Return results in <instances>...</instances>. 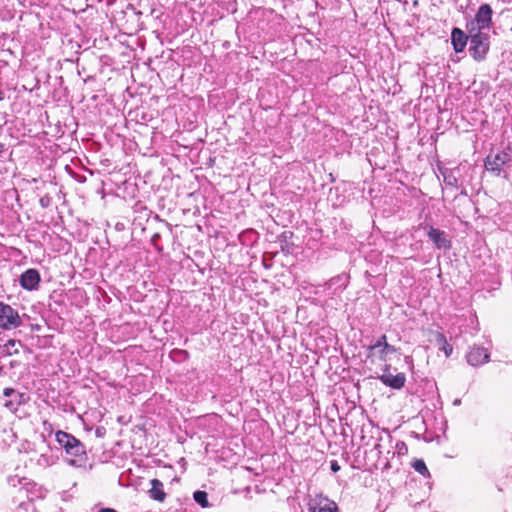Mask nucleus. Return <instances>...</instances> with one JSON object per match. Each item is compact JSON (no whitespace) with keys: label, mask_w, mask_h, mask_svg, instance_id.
Segmentation results:
<instances>
[{"label":"nucleus","mask_w":512,"mask_h":512,"mask_svg":"<svg viewBox=\"0 0 512 512\" xmlns=\"http://www.w3.org/2000/svg\"><path fill=\"white\" fill-rule=\"evenodd\" d=\"M469 33V53L471 57L481 62L486 59L490 49V36L486 32H481L478 29L470 28Z\"/></svg>","instance_id":"f257e3e1"},{"label":"nucleus","mask_w":512,"mask_h":512,"mask_svg":"<svg viewBox=\"0 0 512 512\" xmlns=\"http://www.w3.org/2000/svg\"><path fill=\"white\" fill-rule=\"evenodd\" d=\"M484 165L488 172L500 175L505 168L512 167V147L508 146L496 154H489L485 159Z\"/></svg>","instance_id":"f03ea898"},{"label":"nucleus","mask_w":512,"mask_h":512,"mask_svg":"<svg viewBox=\"0 0 512 512\" xmlns=\"http://www.w3.org/2000/svg\"><path fill=\"white\" fill-rule=\"evenodd\" d=\"M55 437L59 445L65 450V452L68 455L73 457H79L85 454L83 444L73 435L64 431H57Z\"/></svg>","instance_id":"7ed1b4c3"},{"label":"nucleus","mask_w":512,"mask_h":512,"mask_svg":"<svg viewBox=\"0 0 512 512\" xmlns=\"http://www.w3.org/2000/svg\"><path fill=\"white\" fill-rule=\"evenodd\" d=\"M21 325L22 320L18 311L9 304L0 302V329L11 330Z\"/></svg>","instance_id":"20e7f679"},{"label":"nucleus","mask_w":512,"mask_h":512,"mask_svg":"<svg viewBox=\"0 0 512 512\" xmlns=\"http://www.w3.org/2000/svg\"><path fill=\"white\" fill-rule=\"evenodd\" d=\"M493 10L489 4H482L479 6L475 18L467 23V30L470 28L478 29L481 32L489 29L492 26Z\"/></svg>","instance_id":"39448f33"},{"label":"nucleus","mask_w":512,"mask_h":512,"mask_svg":"<svg viewBox=\"0 0 512 512\" xmlns=\"http://www.w3.org/2000/svg\"><path fill=\"white\" fill-rule=\"evenodd\" d=\"M3 395L8 398L4 402V407L11 412H16L19 406L25 404L29 399L25 393L19 392L13 388H5Z\"/></svg>","instance_id":"423d86ee"},{"label":"nucleus","mask_w":512,"mask_h":512,"mask_svg":"<svg viewBox=\"0 0 512 512\" xmlns=\"http://www.w3.org/2000/svg\"><path fill=\"white\" fill-rule=\"evenodd\" d=\"M489 352L480 346H472L466 354V360L469 365L478 367L489 361Z\"/></svg>","instance_id":"0eeeda50"},{"label":"nucleus","mask_w":512,"mask_h":512,"mask_svg":"<svg viewBox=\"0 0 512 512\" xmlns=\"http://www.w3.org/2000/svg\"><path fill=\"white\" fill-rule=\"evenodd\" d=\"M424 228H428L427 235L437 249L448 250L451 248V241L446 232L432 226Z\"/></svg>","instance_id":"6e6552de"},{"label":"nucleus","mask_w":512,"mask_h":512,"mask_svg":"<svg viewBox=\"0 0 512 512\" xmlns=\"http://www.w3.org/2000/svg\"><path fill=\"white\" fill-rule=\"evenodd\" d=\"M40 274L36 269L26 270L20 277V285L23 289L32 291L39 286Z\"/></svg>","instance_id":"1a4fd4ad"},{"label":"nucleus","mask_w":512,"mask_h":512,"mask_svg":"<svg viewBox=\"0 0 512 512\" xmlns=\"http://www.w3.org/2000/svg\"><path fill=\"white\" fill-rule=\"evenodd\" d=\"M378 379L386 386L392 389H401L404 387L406 382V376L404 373H398L392 375L391 373H383Z\"/></svg>","instance_id":"9d476101"},{"label":"nucleus","mask_w":512,"mask_h":512,"mask_svg":"<svg viewBox=\"0 0 512 512\" xmlns=\"http://www.w3.org/2000/svg\"><path fill=\"white\" fill-rule=\"evenodd\" d=\"M469 40V34L467 35L460 28H453L451 32V43L453 49L457 53H461L464 51L467 41Z\"/></svg>","instance_id":"9b49d317"},{"label":"nucleus","mask_w":512,"mask_h":512,"mask_svg":"<svg viewBox=\"0 0 512 512\" xmlns=\"http://www.w3.org/2000/svg\"><path fill=\"white\" fill-rule=\"evenodd\" d=\"M150 483L151 488L148 491L150 498L158 502H163L166 498V493L163 489V483L158 479H152Z\"/></svg>","instance_id":"f8f14e48"},{"label":"nucleus","mask_w":512,"mask_h":512,"mask_svg":"<svg viewBox=\"0 0 512 512\" xmlns=\"http://www.w3.org/2000/svg\"><path fill=\"white\" fill-rule=\"evenodd\" d=\"M386 345H389L387 342V336L383 334L378 338V340L374 344L368 346L367 358H373L374 356H376L377 350Z\"/></svg>","instance_id":"ddd939ff"},{"label":"nucleus","mask_w":512,"mask_h":512,"mask_svg":"<svg viewBox=\"0 0 512 512\" xmlns=\"http://www.w3.org/2000/svg\"><path fill=\"white\" fill-rule=\"evenodd\" d=\"M22 343L20 340L10 339L3 345V352L5 355H16L19 353L18 347H21Z\"/></svg>","instance_id":"4468645a"},{"label":"nucleus","mask_w":512,"mask_h":512,"mask_svg":"<svg viewBox=\"0 0 512 512\" xmlns=\"http://www.w3.org/2000/svg\"><path fill=\"white\" fill-rule=\"evenodd\" d=\"M396 352V348L392 345H386L384 347H381L377 350V354L376 356H374L373 358H370L372 362L375 361V359H378L380 361H387V357L389 354H392V353H395Z\"/></svg>","instance_id":"2eb2a0df"},{"label":"nucleus","mask_w":512,"mask_h":512,"mask_svg":"<svg viewBox=\"0 0 512 512\" xmlns=\"http://www.w3.org/2000/svg\"><path fill=\"white\" fill-rule=\"evenodd\" d=\"M193 498H194L195 502L197 504H199L201 507H203V508L209 507L208 495L205 491H201V490L195 491L193 494Z\"/></svg>","instance_id":"dca6fc26"},{"label":"nucleus","mask_w":512,"mask_h":512,"mask_svg":"<svg viewBox=\"0 0 512 512\" xmlns=\"http://www.w3.org/2000/svg\"><path fill=\"white\" fill-rule=\"evenodd\" d=\"M413 468L415 469V471H417L424 477H430L429 470L423 460L418 459V460L414 461Z\"/></svg>","instance_id":"f3484780"},{"label":"nucleus","mask_w":512,"mask_h":512,"mask_svg":"<svg viewBox=\"0 0 512 512\" xmlns=\"http://www.w3.org/2000/svg\"><path fill=\"white\" fill-rule=\"evenodd\" d=\"M311 512H338V508L335 502L327 501L323 506H320L319 508H312Z\"/></svg>","instance_id":"a211bd4d"},{"label":"nucleus","mask_w":512,"mask_h":512,"mask_svg":"<svg viewBox=\"0 0 512 512\" xmlns=\"http://www.w3.org/2000/svg\"><path fill=\"white\" fill-rule=\"evenodd\" d=\"M443 177H444V182L446 185L452 186V187L458 186V179L451 172L444 173Z\"/></svg>","instance_id":"6ab92c4d"},{"label":"nucleus","mask_w":512,"mask_h":512,"mask_svg":"<svg viewBox=\"0 0 512 512\" xmlns=\"http://www.w3.org/2000/svg\"><path fill=\"white\" fill-rule=\"evenodd\" d=\"M343 280H344V277H343V276H341V275H339V276H336V277L331 278V279L326 283V285H327L328 287H332L333 285H336V284H340V283H341L342 285H344V286H345V284H344V283H342V281H343Z\"/></svg>","instance_id":"aec40b11"},{"label":"nucleus","mask_w":512,"mask_h":512,"mask_svg":"<svg viewBox=\"0 0 512 512\" xmlns=\"http://www.w3.org/2000/svg\"><path fill=\"white\" fill-rule=\"evenodd\" d=\"M330 468L334 473H336L340 470V465L338 464V462L336 460H332L330 462Z\"/></svg>","instance_id":"412c9836"},{"label":"nucleus","mask_w":512,"mask_h":512,"mask_svg":"<svg viewBox=\"0 0 512 512\" xmlns=\"http://www.w3.org/2000/svg\"><path fill=\"white\" fill-rule=\"evenodd\" d=\"M443 350H444L446 356H449L452 352V347L445 341Z\"/></svg>","instance_id":"4be33fe9"},{"label":"nucleus","mask_w":512,"mask_h":512,"mask_svg":"<svg viewBox=\"0 0 512 512\" xmlns=\"http://www.w3.org/2000/svg\"><path fill=\"white\" fill-rule=\"evenodd\" d=\"M390 368H391V365L390 364H386L383 368V373H390Z\"/></svg>","instance_id":"5701e85b"},{"label":"nucleus","mask_w":512,"mask_h":512,"mask_svg":"<svg viewBox=\"0 0 512 512\" xmlns=\"http://www.w3.org/2000/svg\"><path fill=\"white\" fill-rule=\"evenodd\" d=\"M98 512H116V511L114 509H112V508H103V509H101Z\"/></svg>","instance_id":"b1692460"},{"label":"nucleus","mask_w":512,"mask_h":512,"mask_svg":"<svg viewBox=\"0 0 512 512\" xmlns=\"http://www.w3.org/2000/svg\"><path fill=\"white\" fill-rule=\"evenodd\" d=\"M40 204H41L42 207H46L47 206V202L45 201L44 198L40 199Z\"/></svg>","instance_id":"393cba45"},{"label":"nucleus","mask_w":512,"mask_h":512,"mask_svg":"<svg viewBox=\"0 0 512 512\" xmlns=\"http://www.w3.org/2000/svg\"><path fill=\"white\" fill-rule=\"evenodd\" d=\"M405 361H406L407 363H410V362H412V358H411L410 356H406V357H405Z\"/></svg>","instance_id":"a878e982"}]
</instances>
